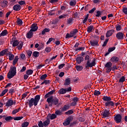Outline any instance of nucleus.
<instances>
[{"label": "nucleus", "mask_w": 127, "mask_h": 127, "mask_svg": "<svg viewBox=\"0 0 127 127\" xmlns=\"http://www.w3.org/2000/svg\"><path fill=\"white\" fill-rule=\"evenodd\" d=\"M76 125H77V122L75 121L70 124V127H74Z\"/></svg>", "instance_id": "nucleus-60"}, {"label": "nucleus", "mask_w": 127, "mask_h": 127, "mask_svg": "<svg viewBox=\"0 0 127 127\" xmlns=\"http://www.w3.org/2000/svg\"><path fill=\"white\" fill-rule=\"evenodd\" d=\"M85 50V47L77 48L75 49V51H84Z\"/></svg>", "instance_id": "nucleus-38"}, {"label": "nucleus", "mask_w": 127, "mask_h": 127, "mask_svg": "<svg viewBox=\"0 0 127 127\" xmlns=\"http://www.w3.org/2000/svg\"><path fill=\"white\" fill-rule=\"evenodd\" d=\"M90 43L91 46H99V41L95 40V41H91Z\"/></svg>", "instance_id": "nucleus-15"}, {"label": "nucleus", "mask_w": 127, "mask_h": 127, "mask_svg": "<svg viewBox=\"0 0 127 127\" xmlns=\"http://www.w3.org/2000/svg\"><path fill=\"white\" fill-rule=\"evenodd\" d=\"M102 117L104 119L106 118H109V117H110V110L105 109L102 113Z\"/></svg>", "instance_id": "nucleus-8"}, {"label": "nucleus", "mask_w": 127, "mask_h": 127, "mask_svg": "<svg viewBox=\"0 0 127 127\" xmlns=\"http://www.w3.org/2000/svg\"><path fill=\"white\" fill-rule=\"evenodd\" d=\"M50 31V29L49 28H45L42 31V35H44L46 32H49Z\"/></svg>", "instance_id": "nucleus-27"}, {"label": "nucleus", "mask_w": 127, "mask_h": 127, "mask_svg": "<svg viewBox=\"0 0 127 127\" xmlns=\"http://www.w3.org/2000/svg\"><path fill=\"white\" fill-rule=\"evenodd\" d=\"M18 3L20 5H23V4H25V1L24 0H21L19 1Z\"/></svg>", "instance_id": "nucleus-53"}, {"label": "nucleus", "mask_w": 127, "mask_h": 127, "mask_svg": "<svg viewBox=\"0 0 127 127\" xmlns=\"http://www.w3.org/2000/svg\"><path fill=\"white\" fill-rule=\"evenodd\" d=\"M73 23V19L72 18H69L67 19V24L71 25Z\"/></svg>", "instance_id": "nucleus-40"}, {"label": "nucleus", "mask_w": 127, "mask_h": 127, "mask_svg": "<svg viewBox=\"0 0 127 127\" xmlns=\"http://www.w3.org/2000/svg\"><path fill=\"white\" fill-rule=\"evenodd\" d=\"M1 5H2V6H3V7L6 6V5H7V1L4 0L3 2L1 3Z\"/></svg>", "instance_id": "nucleus-48"}, {"label": "nucleus", "mask_w": 127, "mask_h": 127, "mask_svg": "<svg viewBox=\"0 0 127 127\" xmlns=\"http://www.w3.org/2000/svg\"><path fill=\"white\" fill-rule=\"evenodd\" d=\"M62 109H61V111H60V110L56 111L55 112L56 115L57 116H61L62 115Z\"/></svg>", "instance_id": "nucleus-41"}, {"label": "nucleus", "mask_w": 127, "mask_h": 127, "mask_svg": "<svg viewBox=\"0 0 127 127\" xmlns=\"http://www.w3.org/2000/svg\"><path fill=\"white\" fill-rule=\"evenodd\" d=\"M26 74L29 76V75H32L33 74V70L31 69H28L26 71Z\"/></svg>", "instance_id": "nucleus-31"}, {"label": "nucleus", "mask_w": 127, "mask_h": 127, "mask_svg": "<svg viewBox=\"0 0 127 127\" xmlns=\"http://www.w3.org/2000/svg\"><path fill=\"white\" fill-rule=\"evenodd\" d=\"M15 74H16V67L15 66L11 67L10 71L7 73V78L11 79L15 76Z\"/></svg>", "instance_id": "nucleus-3"}, {"label": "nucleus", "mask_w": 127, "mask_h": 127, "mask_svg": "<svg viewBox=\"0 0 127 127\" xmlns=\"http://www.w3.org/2000/svg\"><path fill=\"white\" fill-rule=\"evenodd\" d=\"M121 25H118L116 26V30H117V31H120V30H121Z\"/></svg>", "instance_id": "nucleus-63"}, {"label": "nucleus", "mask_w": 127, "mask_h": 127, "mask_svg": "<svg viewBox=\"0 0 127 127\" xmlns=\"http://www.w3.org/2000/svg\"><path fill=\"white\" fill-rule=\"evenodd\" d=\"M38 127H44V125L43 123H42V121L39 122Z\"/></svg>", "instance_id": "nucleus-55"}, {"label": "nucleus", "mask_w": 127, "mask_h": 127, "mask_svg": "<svg viewBox=\"0 0 127 127\" xmlns=\"http://www.w3.org/2000/svg\"><path fill=\"white\" fill-rule=\"evenodd\" d=\"M8 91V90L7 89H4L2 92L0 94V97H2V96H4V95H5L6 93H7V91Z\"/></svg>", "instance_id": "nucleus-42"}, {"label": "nucleus", "mask_w": 127, "mask_h": 127, "mask_svg": "<svg viewBox=\"0 0 127 127\" xmlns=\"http://www.w3.org/2000/svg\"><path fill=\"white\" fill-rule=\"evenodd\" d=\"M77 32H78V30H77V29H75L73 31L70 32V34H71V35H72L73 37L76 35V33H77Z\"/></svg>", "instance_id": "nucleus-33"}, {"label": "nucleus", "mask_w": 127, "mask_h": 127, "mask_svg": "<svg viewBox=\"0 0 127 127\" xmlns=\"http://www.w3.org/2000/svg\"><path fill=\"white\" fill-rule=\"evenodd\" d=\"M17 24H18L19 25H21L23 23L22 22V20L20 19L19 18L17 19Z\"/></svg>", "instance_id": "nucleus-46"}, {"label": "nucleus", "mask_w": 127, "mask_h": 127, "mask_svg": "<svg viewBox=\"0 0 127 127\" xmlns=\"http://www.w3.org/2000/svg\"><path fill=\"white\" fill-rule=\"evenodd\" d=\"M8 55L9 56V60H13V59L14 58V55H13V54H11V53L10 52H8Z\"/></svg>", "instance_id": "nucleus-26"}, {"label": "nucleus", "mask_w": 127, "mask_h": 127, "mask_svg": "<svg viewBox=\"0 0 127 127\" xmlns=\"http://www.w3.org/2000/svg\"><path fill=\"white\" fill-rule=\"evenodd\" d=\"M12 119H13V118L11 117V116H8L5 118V120L8 121L12 120Z\"/></svg>", "instance_id": "nucleus-54"}, {"label": "nucleus", "mask_w": 127, "mask_h": 127, "mask_svg": "<svg viewBox=\"0 0 127 127\" xmlns=\"http://www.w3.org/2000/svg\"><path fill=\"white\" fill-rule=\"evenodd\" d=\"M29 125V123L25 122L21 125V127H28Z\"/></svg>", "instance_id": "nucleus-34"}, {"label": "nucleus", "mask_w": 127, "mask_h": 127, "mask_svg": "<svg viewBox=\"0 0 127 127\" xmlns=\"http://www.w3.org/2000/svg\"><path fill=\"white\" fill-rule=\"evenodd\" d=\"M64 66H65V64H60V65H59V69H62V68L64 67Z\"/></svg>", "instance_id": "nucleus-64"}, {"label": "nucleus", "mask_w": 127, "mask_h": 127, "mask_svg": "<svg viewBox=\"0 0 127 127\" xmlns=\"http://www.w3.org/2000/svg\"><path fill=\"white\" fill-rule=\"evenodd\" d=\"M110 61L111 62H114L115 63H117L118 61H119V58L118 57H113L111 59Z\"/></svg>", "instance_id": "nucleus-23"}, {"label": "nucleus", "mask_w": 127, "mask_h": 127, "mask_svg": "<svg viewBox=\"0 0 127 127\" xmlns=\"http://www.w3.org/2000/svg\"><path fill=\"white\" fill-rule=\"evenodd\" d=\"M113 66V64L111 62H108L106 63V64L105 65V68H106V72L107 73H110L111 71H112Z\"/></svg>", "instance_id": "nucleus-5"}, {"label": "nucleus", "mask_w": 127, "mask_h": 127, "mask_svg": "<svg viewBox=\"0 0 127 127\" xmlns=\"http://www.w3.org/2000/svg\"><path fill=\"white\" fill-rule=\"evenodd\" d=\"M43 123L44 127H47V126H49V124H50V120L49 119H47Z\"/></svg>", "instance_id": "nucleus-22"}, {"label": "nucleus", "mask_w": 127, "mask_h": 127, "mask_svg": "<svg viewBox=\"0 0 127 127\" xmlns=\"http://www.w3.org/2000/svg\"><path fill=\"white\" fill-rule=\"evenodd\" d=\"M123 12L125 14H127V7L124 8L123 9Z\"/></svg>", "instance_id": "nucleus-61"}, {"label": "nucleus", "mask_w": 127, "mask_h": 127, "mask_svg": "<svg viewBox=\"0 0 127 127\" xmlns=\"http://www.w3.org/2000/svg\"><path fill=\"white\" fill-rule=\"evenodd\" d=\"M57 55H56V56H54L53 57H52V58L51 59H47L46 60V63H47V64H49L50 63V62H51V61H52V60H54V59H55L57 57Z\"/></svg>", "instance_id": "nucleus-24"}, {"label": "nucleus", "mask_w": 127, "mask_h": 127, "mask_svg": "<svg viewBox=\"0 0 127 127\" xmlns=\"http://www.w3.org/2000/svg\"><path fill=\"white\" fill-rule=\"evenodd\" d=\"M47 77V74H44V75H42L40 77V79H41V80H44Z\"/></svg>", "instance_id": "nucleus-52"}, {"label": "nucleus", "mask_w": 127, "mask_h": 127, "mask_svg": "<svg viewBox=\"0 0 127 127\" xmlns=\"http://www.w3.org/2000/svg\"><path fill=\"white\" fill-rule=\"evenodd\" d=\"M19 111H20V108H18V109H14L12 112V115H15V114H16L17 113H18V112H19Z\"/></svg>", "instance_id": "nucleus-37"}, {"label": "nucleus", "mask_w": 127, "mask_h": 127, "mask_svg": "<svg viewBox=\"0 0 127 127\" xmlns=\"http://www.w3.org/2000/svg\"><path fill=\"white\" fill-rule=\"evenodd\" d=\"M75 68L77 71H82L83 70V66L81 65H76Z\"/></svg>", "instance_id": "nucleus-35"}, {"label": "nucleus", "mask_w": 127, "mask_h": 127, "mask_svg": "<svg viewBox=\"0 0 127 127\" xmlns=\"http://www.w3.org/2000/svg\"><path fill=\"white\" fill-rule=\"evenodd\" d=\"M72 121H73V117H69L66 119L65 122L63 123L64 126H69Z\"/></svg>", "instance_id": "nucleus-9"}, {"label": "nucleus", "mask_w": 127, "mask_h": 127, "mask_svg": "<svg viewBox=\"0 0 127 127\" xmlns=\"http://www.w3.org/2000/svg\"><path fill=\"white\" fill-rule=\"evenodd\" d=\"M88 18H89V14H87L85 16L84 19L82 21L83 23H86L87 20H88Z\"/></svg>", "instance_id": "nucleus-36"}, {"label": "nucleus", "mask_w": 127, "mask_h": 127, "mask_svg": "<svg viewBox=\"0 0 127 127\" xmlns=\"http://www.w3.org/2000/svg\"><path fill=\"white\" fill-rule=\"evenodd\" d=\"M18 59H19L18 56H16V57H15V59L13 61V65L14 66L16 64V63L17 62V61H18Z\"/></svg>", "instance_id": "nucleus-32"}, {"label": "nucleus", "mask_w": 127, "mask_h": 127, "mask_svg": "<svg viewBox=\"0 0 127 127\" xmlns=\"http://www.w3.org/2000/svg\"><path fill=\"white\" fill-rule=\"evenodd\" d=\"M11 44H12V47H15V46H17L18 50H21V48H22V47L23 46V43L22 42H18V40H15L11 42Z\"/></svg>", "instance_id": "nucleus-4"}, {"label": "nucleus", "mask_w": 127, "mask_h": 127, "mask_svg": "<svg viewBox=\"0 0 127 127\" xmlns=\"http://www.w3.org/2000/svg\"><path fill=\"white\" fill-rule=\"evenodd\" d=\"M102 100L104 101V102H109L112 101V98L110 96H104L102 98Z\"/></svg>", "instance_id": "nucleus-19"}, {"label": "nucleus", "mask_w": 127, "mask_h": 127, "mask_svg": "<svg viewBox=\"0 0 127 127\" xmlns=\"http://www.w3.org/2000/svg\"><path fill=\"white\" fill-rule=\"evenodd\" d=\"M13 105V100L12 99H9L7 100V102L5 104L6 107H11Z\"/></svg>", "instance_id": "nucleus-13"}, {"label": "nucleus", "mask_w": 127, "mask_h": 127, "mask_svg": "<svg viewBox=\"0 0 127 127\" xmlns=\"http://www.w3.org/2000/svg\"><path fill=\"white\" fill-rule=\"evenodd\" d=\"M125 36V34L122 32H119L116 34V38L118 40H123Z\"/></svg>", "instance_id": "nucleus-7"}, {"label": "nucleus", "mask_w": 127, "mask_h": 127, "mask_svg": "<svg viewBox=\"0 0 127 127\" xmlns=\"http://www.w3.org/2000/svg\"><path fill=\"white\" fill-rule=\"evenodd\" d=\"M69 3L70 4V5H71L72 6H73V5H75L76 4V1H70L69 2Z\"/></svg>", "instance_id": "nucleus-57"}, {"label": "nucleus", "mask_w": 127, "mask_h": 127, "mask_svg": "<svg viewBox=\"0 0 127 127\" xmlns=\"http://www.w3.org/2000/svg\"><path fill=\"white\" fill-rule=\"evenodd\" d=\"M26 37L28 38V39H30L31 38H32V37L33 36V32L31 31H29L26 35Z\"/></svg>", "instance_id": "nucleus-16"}, {"label": "nucleus", "mask_w": 127, "mask_h": 127, "mask_svg": "<svg viewBox=\"0 0 127 127\" xmlns=\"http://www.w3.org/2000/svg\"><path fill=\"white\" fill-rule=\"evenodd\" d=\"M116 49V47H113L112 48H110L108 50V52L105 53V56H108V55H109L110 53H111V52H113V51H114V50H115Z\"/></svg>", "instance_id": "nucleus-18"}, {"label": "nucleus", "mask_w": 127, "mask_h": 127, "mask_svg": "<svg viewBox=\"0 0 127 127\" xmlns=\"http://www.w3.org/2000/svg\"><path fill=\"white\" fill-rule=\"evenodd\" d=\"M59 100L57 98L54 99L53 100V103L54 105H57L58 103H59Z\"/></svg>", "instance_id": "nucleus-47"}, {"label": "nucleus", "mask_w": 127, "mask_h": 127, "mask_svg": "<svg viewBox=\"0 0 127 127\" xmlns=\"http://www.w3.org/2000/svg\"><path fill=\"white\" fill-rule=\"evenodd\" d=\"M84 61V58L83 57H79L76 58V62L78 64H80Z\"/></svg>", "instance_id": "nucleus-20"}, {"label": "nucleus", "mask_w": 127, "mask_h": 127, "mask_svg": "<svg viewBox=\"0 0 127 127\" xmlns=\"http://www.w3.org/2000/svg\"><path fill=\"white\" fill-rule=\"evenodd\" d=\"M106 107H114L115 106V103L112 100L106 102L105 103Z\"/></svg>", "instance_id": "nucleus-12"}, {"label": "nucleus", "mask_w": 127, "mask_h": 127, "mask_svg": "<svg viewBox=\"0 0 127 127\" xmlns=\"http://www.w3.org/2000/svg\"><path fill=\"white\" fill-rule=\"evenodd\" d=\"M93 29H94V26H93V25L89 26L87 28V32H88V33L92 32Z\"/></svg>", "instance_id": "nucleus-29"}, {"label": "nucleus", "mask_w": 127, "mask_h": 127, "mask_svg": "<svg viewBox=\"0 0 127 127\" xmlns=\"http://www.w3.org/2000/svg\"><path fill=\"white\" fill-rule=\"evenodd\" d=\"M13 9L14 10H15L16 11H18L21 9V6H20V5L19 4H16L13 6Z\"/></svg>", "instance_id": "nucleus-17"}, {"label": "nucleus", "mask_w": 127, "mask_h": 127, "mask_svg": "<svg viewBox=\"0 0 127 127\" xmlns=\"http://www.w3.org/2000/svg\"><path fill=\"white\" fill-rule=\"evenodd\" d=\"M37 29H38V27L37 26V24H33L31 25V29L30 30V31L32 32H35L37 30Z\"/></svg>", "instance_id": "nucleus-11"}, {"label": "nucleus", "mask_w": 127, "mask_h": 127, "mask_svg": "<svg viewBox=\"0 0 127 127\" xmlns=\"http://www.w3.org/2000/svg\"><path fill=\"white\" fill-rule=\"evenodd\" d=\"M114 30H110L107 32L106 34V36L107 38L110 37V36H112L113 34H114Z\"/></svg>", "instance_id": "nucleus-14"}, {"label": "nucleus", "mask_w": 127, "mask_h": 127, "mask_svg": "<svg viewBox=\"0 0 127 127\" xmlns=\"http://www.w3.org/2000/svg\"><path fill=\"white\" fill-rule=\"evenodd\" d=\"M84 60L86 62L85 68H92V67H94V66L96 65V62H95V61H93L92 63H91V60H90V56L88 55H86L85 56Z\"/></svg>", "instance_id": "nucleus-2"}, {"label": "nucleus", "mask_w": 127, "mask_h": 127, "mask_svg": "<svg viewBox=\"0 0 127 127\" xmlns=\"http://www.w3.org/2000/svg\"><path fill=\"white\" fill-rule=\"evenodd\" d=\"M7 34V31L6 30H4L1 33V35L2 36H5Z\"/></svg>", "instance_id": "nucleus-45"}, {"label": "nucleus", "mask_w": 127, "mask_h": 127, "mask_svg": "<svg viewBox=\"0 0 127 127\" xmlns=\"http://www.w3.org/2000/svg\"><path fill=\"white\" fill-rule=\"evenodd\" d=\"M54 39L51 38H49L48 41L47 42V44H49V43H50V42H51V41H53V40H54Z\"/></svg>", "instance_id": "nucleus-62"}, {"label": "nucleus", "mask_w": 127, "mask_h": 127, "mask_svg": "<svg viewBox=\"0 0 127 127\" xmlns=\"http://www.w3.org/2000/svg\"><path fill=\"white\" fill-rule=\"evenodd\" d=\"M94 95L95 96H99V95H101V92H100V91L95 90Z\"/></svg>", "instance_id": "nucleus-49"}, {"label": "nucleus", "mask_w": 127, "mask_h": 127, "mask_svg": "<svg viewBox=\"0 0 127 127\" xmlns=\"http://www.w3.org/2000/svg\"><path fill=\"white\" fill-rule=\"evenodd\" d=\"M71 37H73L72 35H71V33L70 34L67 33L66 35L65 38H71Z\"/></svg>", "instance_id": "nucleus-56"}, {"label": "nucleus", "mask_w": 127, "mask_h": 127, "mask_svg": "<svg viewBox=\"0 0 127 127\" xmlns=\"http://www.w3.org/2000/svg\"><path fill=\"white\" fill-rule=\"evenodd\" d=\"M59 93L60 94H61L62 95H63V94H66V89H65L62 88V89H61L59 90Z\"/></svg>", "instance_id": "nucleus-28"}, {"label": "nucleus", "mask_w": 127, "mask_h": 127, "mask_svg": "<svg viewBox=\"0 0 127 127\" xmlns=\"http://www.w3.org/2000/svg\"><path fill=\"white\" fill-rule=\"evenodd\" d=\"M32 55L34 57H38L39 56V52L35 51L33 53Z\"/></svg>", "instance_id": "nucleus-39"}, {"label": "nucleus", "mask_w": 127, "mask_h": 127, "mask_svg": "<svg viewBox=\"0 0 127 127\" xmlns=\"http://www.w3.org/2000/svg\"><path fill=\"white\" fill-rule=\"evenodd\" d=\"M69 108H70V107L69 106V104H66L64 105L63 108L62 109V112H66V111L69 110Z\"/></svg>", "instance_id": "nucleus-21"}, {"label": "nucleus", "mask_w": 127, "mask_h": 127, "mask_svg": "<svg viewBox=\"0 0 127 127\" xmlns=\"http://www.w3.org/2000/svg\"><path fill=\"white\" fill-rule=\"evenodd\" d=\"M45 51L46 52H50V51H51V48L49 47H47L46 49H45Z\"/></svg>", "instance_id": "nucleus-58"}, {"label": "nucleus", "mask_w": 127, "mask_h": 127, "mask_svg": "<svg viewBox=\"0 0 127 127\" xmlns=\"http://www.w3.org/2000/svg\"><path fill=\"white\" fill-rule=\"evenodd\" d=\"M70 83L71 80L69 78H68L65 79L64 85H65V86H68V85H70Z\"/></svg>", "instance_id": "nucleus-25"}, {"label": "nucleus", "mask_w": 127, "mask_h": 127, "mask_svg": "<svg viewBox=\"0 0 127 127\" xmlns=\"http://www.w3.org/2000/svg\"><path fill=\"white\" fill-rule=\"evenodd\" d=\"M67 16V14H64L59 16V18L61 19L62 18H65Z\"/></svg>", "instance_id": "nucleus-50"}, {"label": "nucleus", "mask_w": 127, "mask_h": 127, "mask_svg": "<svg viewBox=\"0 0 127 127\" xmlns=\"http://www.w3.org/2000/svg\"><path fill=\"white\" fill-rule=\"evenodd\" d=\"M125 80L126 77H125V76H122L119 79V83H123V82H125Z\"/></svg>", "instance_id": "nucleus-44"}, {"label": "nucleus", "mask_w": 127, "mask_h": 127, "mask_svg": "<svg viewBox=\"0 0 127 127\" xmlns=\"http://www.w3.org/2000/svg\"><path fill=\"white\" fill-rule=\"evenodd\" d=\"M40 100V95H37L35 96L34 98H31L30 100H28L26 102V104H28L29 108H31L34 105V106H36L38 105L39 100Z\"/></svg>", "instance_id": "nucleus-1"}, {"label": "nucleus", "mask_w": 127, "mask_h": 127, "mask_svg": "<svg viewBox=\"0 0 127 127\" xmlns=\"http://www.w3.org/2000/svg\"><path fill=\"white\" fill-rule=\"evenodd\" d=\"M122 116L121 114H117L115 115L114 121L116 124H120L122 123Z\"/></svg>", "instance_id": "nucleus-6"}, {"label": "nucleus", "mask_w": 127, "mask_h": 127, "mask_svg": "<svg viewBox=\"0 0 127 127\" xmlns=\"http://www.w3.org/2000/svg\"><path fill=\"white\" fill-rule=\"evenodd\" d=\"M95 15L97 17H99L100 15H102V12L100 11H97Z\"/></svg>", "instance_id": "nucleus-51"}, {"label": "nucleus", "mask_w": 127, "mask_h": 127, "mask_svg": "<svg viewBox=\"0 0 127 127\" xmlns=\"http://www.w3.org/2000/svg\"><path fill=\"white\" fill-rule=\"evenodd\" d=\"M65 115L69 116V115H72V114H74V111H73V110H70L65 112Z\"/></svg>", "instance_id": "nucleus-30"}, {"label": "nucleus", "mask_w": 127, "mask_h": 127, "mask_svg": "<svg viewBox=\"0 0 127 127\" xmlns=\"http://www.w3.org/2000/svg\"><path fill=\"white\" fill-rule=\"evenodd\" d=\"M14 121H20L22 119H23V117H17L13 118Z\"/></svg>", "instance_id": "nucleus-43"}, {"label": "nucleus", "mask_w": 127, "mask_h": 127, "mask_svg": "<svg viewBox=\"0 0 127 127\" xmlns=\"http://www.w3.org/2000/svg\"><path fill=\"white\" fill-rule=\"evenodd\" d=\"M51 120H54V119H56V115L55 114H52L50 117Z\"/></svg>", "instance_id": "nucleus-59"}, {"label": "nucleus", "mask_w": 127, "mask_h": 127, "mask_svg": "<svg viewBox=\"0 0 127 127\" xmlns=\"http://www.w3.org/2000/svg\"><path fill=\"white\" fill-rule=\"evenodd\" d=\"M53 96H51L47 98V102H48L50 107H52V105H53Z\"/></svg>", "instance_id": "nucleus-10"}]
</instances>
